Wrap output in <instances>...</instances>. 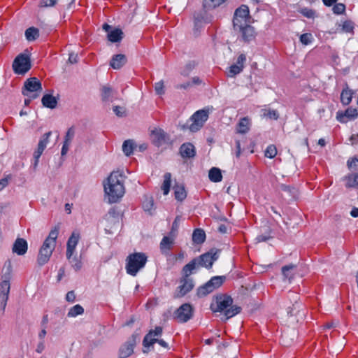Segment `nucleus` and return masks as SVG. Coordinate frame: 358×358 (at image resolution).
Instances as JSON below:
<instances>
[{
	"label": "nucleus",
	"instance_id": "obj_58",
	"mask_svg": "<svg viewBox=\"0 0 358 358\" xmlns=\"http://www.w3.org/2000/svg\"><path fill=\"white\" fill-rule=\"evenodd\" d=\"M64 275H65V268H64V267H62L59 268V270L58 271L57 280L60 281L62 280V278L64 276Z\"/></svg>",
	"mask_w": 358,
	"mask_h": 358
},
{
	"label": "nucleus",
	"instance_id": "obj_30",
	"mask_svg": "<svg viewBox=\"0 0 358 358\" xmlns=\"http://www.w3.org/2000/svg\"><path fill=\"white\" fill-rule=\"evenodd\" d=\"M123 32L120 29H115L108 34V38L113 43L119 42L122 40Z\"/></svg>",
	"mask_w": 358,
	"mask_h": 358
},
{
	"label": "nucleus",
	"instance_id": "obj_25",
	"mask_svg": "<svg viewBox=\"0 0 358 358\" xmlns=\"http://www.w3.org/2000/svg\"><path fill=\"white\" fill-rule=\"evenodd\" d=\"M115 92L108 85L102 86L101 88V96L103 101H111Z\"/></svg>",
	"mask_w": 358,
	"mask_h": 358
},
{
	"label": "nucleus",
	"instance_id": "obj_48",
	"mask_svg": "<svg viewBox=\"0 0 358 358\" xmlns=\"http://www.w3.org/2000/svg\"><path fill=\"white\" fill-rule=\"evenodd\" d=\"M312 39L313 36L310 33L303 34L300 36V41L301 42V43L306 45L310 44L312 41Z\"/></svg>",
	"mask_w": 358,
	"mask_h": 358
},
{
	"label": "nucleus",
	"instance_id": "obj_52",
	"mask_svg": "<svg viewBox=\"0 0 358 358\" xmlns=\"http://www.w3.org/2000/svg\"><path fill=\"white\" fill-rule=\"evenodd\" d=\"M57 0H42L41 2V6L47 7V6H53L56 4Z\"/></svg>",
	"mask_w": 358,
	"mask_h": 358
},
{
	"label": "nucleus",
	"instance_id": "obj_57",
	"mask_svg": "<svg viewBox=\"0 0 358 358\" xmlns=\"http://www.w3.org/2000/svg\"><path fill=\"white\" fill-rule=\"evenodd\" d=\"M357 162H358V159L357 158L348 159L347 162L348 168L350 169L353 166H356Z\"/></svg>",
	"mask_w": 358,
	"mask_h": 358
},
{
	"label": "nucleus",
	"instance_id": "obj_60",
	"mask_svg": "<svg viewBox=\"0 0 358 358\" xmlns=\"http://www.w3.org/2000/svg\"><path fill=\"white\" fill-rule=\"evenodd\" d=\"M8 184V179L3 178L0 180V190L3 189L5 187H6Z\"/></svg>",
	"mask_w": 358,
	"mask_h": 358
},
{
	"label": "nucleus",
	"instance_id": "obj_46",
	"mask_svg": "<svg viewBox=\"0 0 358 358\" xmlns=\"http://www.w3.org/2000/svg\"><path fill=\"white\" fill-rule=\"evenodd\" d=\"M242 71L241 66L233 64L229 68V76L230 77H234L236 75L239 74Z\"/></svg>",
	"mask_w": 358,
	"mask_h": 358
},
{
	"label": "nucleus",
	"instance_id": "obj_59",
	"mask_svg": "<svg viewBox=\"0 0 358 358\" xmlns=\"http://www.w3.org/2000/svg\"><path fill=\"white\" fill-rule=\"evenodd\" d=\"M69 145H70V143L64 142V145L62 146V152H61L62 155H65L67 153V152L69 150Z\"/></svg>",
	"mask_w": 358,
	"mask_h": 358
},
{
	"label": "nucleus",
	"instance_id": "obj_32",
	"mask_svg": "<svg viewBox=\"0 0 358 358\" xmlns=\"http://www.w3.org/2000/svg\"><path fill=\"white\" fill-rule=\"evenodd\" d=\"M173 189L176 199L182 201L186 198L187 193L182 185H175Z\"/></svg>",
	"mask_w": 358,
	"mask_h": 358
},
{
	"label": "nucleus",
	"instance_id": "obj_41",
	"mask_svg": "<svg viewBox=\"0 0 358 358\" xmlns=\"http://www.w3.org/2000/svg\"><path fill=\"white\" fill-rule=\"evenodd\" d=\"M51 135V131L45 133L41 140L39 141L38 148H39L41 150H45L46 148V145L49 141V138Z\"/></svg>",
	"mask_w": 358,
	"mask_h": 358
},
{
	"label": "nucleus",
	"instance_id": "obj_51",
	"mask_svg": "<svg viewBox=\"0 0 358 358\" xmlns=\"http://www.w3.org/2000/svg\"><path fill=\"white\" fill-rule=\"evenodd\" d=\"M246 61V57L244 54H241L237 58L236 63L234 64L235 65L241 66L242 70L244 68V64Z\"/></svg>",
	"mask_w": 358,
	"mask_h": 358
},
{
	"label": "nucleus",
	"instance_id": "obj_23",
	"mask_svg": "<svg viewBox=\"0 0 358 358\" xmlns=\"http://www.w3.org/2000/svg\"><path fill=\"white\" fill-rule=\"evenodd\" d=\"M127 62L125 55L118 54L113 57L110 61V66L114 69H120Z\"/></svg>",
	"mask_w": 358,
	"mask_h": 358
},
{
	"label": "nucleus",
	"instance_id": "obj_53",
	"mask_svg": "<svg viewBox=\"0 0 358 358\" xmlns=\"http://www.w3.org/2000/svg\"><path fill=\"white\" fill-rule=\"evenodd\" d=\"M178 217H177L174 222H173V224H172V229H171V231L170 232V235H173L176 236V231H178Z\"/></svg>",
	"mask_w": 358,
	"mask_h": 358
},
{
	"label": "nucleus",
	"instance_id": "obj_29",
	"mask_svg": "<svg viewBox=\"0 0 358 358\" xmlns=\"http://www.w3.org/2000/svg\"><path fill=\"white\" fill-rule=\"evenodd\" d=\"M353 92L348 87L343 90L341 94V101L343 105H349L352 99Z\"/></svg>",
	"mask_w": 358,
	"mask_h": 358
},
{
	"label": "nucleus",
	"instance_id": "obj_5",
	"mask_svg": "<svg viewBox=\"0 0 358 358\" xmlns=\"http://www.w3.org/2000/svg\"><path fill=\"white\" fill-rule=\"evenodd\" d=\"M42 91L41 83L35 77L27 79L24 84L22 94L31 99H36Z\"/></svg>",
	"mask_w": 358,
	"mask_h": 358
},
{
	"label": "nucleus",
	"instance_id": "obj_40",
	"mask_svg": "<svg viewBox=\"0 0 358 358\" xmlns=\"http://www.w3.org/2000/svg\"><path fill=\"white\" fill-rule=\"evenodd\" d=\"M341 31L345 33H350L353 34L354 33V24L350 20H346L345 21L343 24L341 25Z\"/></svg>",
	"mask_w": 358,
	"mask_h": 358
},
{
	"label": "nucleus",
	"instance_id": "obj_28",
	"mask_svg": "<svg viewBox=\"0 0 358 358\" xmlns=\"http://www.w3.org/2000/svg\"><path fill=\"white\" fill-rule=\"evenodd\" d=\"M206 234L201 229H196L192 234V241L196 244H201L205 241Z\"/></svg>",
	"mask_w": 358,
	"mask_h": 358
},
{
	"label": "nucleus",
	"instance_id": "obj_47",
	"mask_svg": "<svg viewBox=\"0 0 358 358\" xmlns=\"http://www.w3.org/2000/svg\"><path fill=\"white\" fill-rule=\"evenodd\" d=\"M75 135V129L73 127H70L65 136L64 143H71Z\"/></svg>",
	"mask_w": 358,
	"mask_h": 358
},
{
	"label": "nucleus",
	"instance_id": "obj_27",
	"mask_svg": "<svg viewBox=\"0 0 358 358\" xmlns=\"http://www.w3.org/2000/svg\"><path fill=\"white\" fill-rule=\"evenodd\" d=\"M208 177L210 181L214 182H220L222 180V175L220 169L213 167L210 169Z\"/></svg>",
	"mask_w": 358,
	"mask_h": 358
},
{
	"label": "nucleus",
	"instance_id": "obj_54",
	"mask_svg": "<svg viewBox=\"0 0 358 358\" xmlns=\"http://www.w3.org/2000/svg\"><path fill=\"white\" fill-rule=\"evenodd\" d=\"M113 111L115 113V114L117 116H120V117H122L123 115H124V113H125L124 108L120 107V106H115L113 108Z\"/></svg>",
	"mask_w": 358,
	"mask_h": 358
},
{
	"label": "nucleus",
	"instance_id": "obj_35",
	"mask_svg": "<svg viewBox=\"0 0 358 358\" xmlns=\"http://www.w3.org/2000/svg\"><path fill=\"white\" fill-rule=\"evenodd\" d=\"M262 116L266 118H268L270 120H276L279 117L278 112L276 110L273 109H263L262 110Z\"/></svg>",
	"mask_w": 358,
	"mask_h": 358
},
{
	"label": "nucleus",
	"instance_id": "obj_61",
	"mask_svg": "<svg viewBox=\"0 0 358 358\" xmlns=\"http://www.w3.org/2000/svg\"><path fill=\"white\" fill-rule=\"evenodd\" d=\"M324 4L327 6H331L334 3H336L337 0H322Z\"/></svg>",
	"mask_w": 358,
	"mask_h": 358
},
{
	"label": "nucleus",
	"instance_id": "obj_8",
	"mask_svg": "<svg viewBox=\"0 0 358 358\" xmlns=\"http://www.w3.org/2000/svg\"><path fill=\"white\" fill-rule=\"evenodd\" d=\"M208 118V111L206 110H199L194 113L190 118L192 123L189 126V129L192 132H196L203 126Z\"/></svg>",
	"mask_w": 358,
	"mask_h": 358
},
{
	"label": "nucleus",
	"instance_id": "obj_14",
	"mask_svg": "<svg viewBox=\"0 0 358 358\" xmlns=\"http://www.w3.org/2000/svg\"><path fill=\"white\" fill-rule=\"evenodd\" d=\"M200 267L210 268L212 267L214 262L217 259L216 253L206 252L199 257H195Z\"/></svg>",
	"mask_w": 358,
	"mask_h": 358
},
{
	"label": "nucleus",
	"instance_id": "obj_17",
	"mask_svg": "<svg viewBox=\"0 0 358 358\" xmlns=\"http://www.w3.org/2000/svg\"><path fill=\"white\" fill-rule=\"evenodd\" d=\"M80 239L78 233L73 232L67 241L66 257L70 259Z\"/></svg>",
	"mask_w": 358,
	"mask_h": 358
},
{
	"label": "nucleus",
	"instance_id": "obj_36",
	"mask_svg": "<svg viewBox=\"0 0 358 358\" xmlns=\"http://www.w3.org/2000/svg\"><path fill=\"white\" fill-rule=\"evenodd\" d=\"M25 36L29 41H34L39 36V31L35 27H30L26 30Z\"/></svg>",
	"mask_w": 358,
	"mask_h": 358
},
{
	"label": "nucleus",
	"instance_id": "obj_63",
	"mask_svg": "<svg viewBox=\"0 0 358 358\" xmlns=\"http://www.w3.org/2000/svg\"><path fill=\"white\" fill-rule=\"evenodd\" d=\"M69 60L71 63H76L77 62V55L74 54H70Z\"/></svg>",
	"mask_w": 358,
	"mask_h": 358
},
{
	"label": "nucleus",
	"instance_id": "obj_19",
	"mask_svg": "<svg viewBox=\"0 0 358 358\" xmlns=\"http://www.w3.org/2000/svg\"><path fill=\"white\" fill-rule=\"evenodd\" d=\"M345 186L348 189L358 188V173H350L343 178Z\"/></svg>",
	"mask_w": 358,
	"mask_h": 358
},
{
	"label": "nucleus",
	"instance_id": "obj_42",
	"mask_svg": "<svg viewBox=\"0 0 358 358\" xmlns=\"http://www.w3.org/2000/svg\"><path fill=\"white\" fill-rule=\"evenodd\" d=\"M277 155V148L274 145H270L265 151V156L268 158H274Z\"/></svg>",
	"mask_w": 358,
	"mask_h": 358
},
{
	"label": "nucleus",
	"instance_id": "obj_4",
	"mask_svg": "<svg viewBox=\"0 0 358 358\" xmlns=\"http://www.w3.org/2000/svg\"><path fill=\"white\" fill-rule=\"evenodd\" d=\"M147 256L143 252H134L127 257L126 271L132 276H136L138 272L142 269L146 262Z\"/></svg>",
	"mask_w": 358,
	"mask_h": 358
},
{
	"label": "nucleus",
	"instance_id": "obj_34",
	"mask_svg": "<svg viewBox=\"0 0 358 358\" xmlns=\"http://www.w3.org/2000/svg\"><path fill=\"white\" fill-rule=\"evenodd\" d=\"M133 353V345L126 343L122 345L120 350V356L121 358H126Z\"/></svg>",
	"mask_w": 358,
	"mask_h": 358
},
{
	"label": "nucleus",
	"instance_id": "obj_16",
	"mask_svg": "<svg viewBox=\"0 0 358 358\" xmlns=\"http://www.w3.org/2000/svg\"><path fill=\"white\" fill-rule=\"evenodd\" d=\"M10 292V282L8 280H3L0 283V306L3 310H5Z\"/></svg>",
	"mask_w": 358,
	"mask_h": 358
},
{
	"label": "nucleus",
	"instance_id": "obj_33",
	"mask_svg": "<svg viewBox=\"0 0 358 358\" xmlns=\"http://www.w3.org/2000/svg\"><path fill=\"white\" fill-rule=\"evenodd\" d=\"M171 182V174L170 173H166L164 175V182L162 185V189L164 195H167L170 191Z\"/></svg>",
	"mask_w": 358,
	"mask_h": 358
},
{
	"label": "nucleus",
	"instance_id": "obj_43",
	"mask_svg": "<svg viewBox=\"0 0 358 358\" xmlns=\"http://www.w3.org/2000/svg\"><path fill=\"white\" fill-rule=\"evenodd\" d=\"M226 0H204V5L208 8H215L223 3Z\"/></svg>",
	"mask_w": 358,
	"mask_h": 358
},
{
	"label": "nucleus",
	"instance_id": "obj_1",
	"mask_svg": "<svg viewBox=\"0 0 358 358\" xmlns=\"http://www.w3.org/2000/svg\"><path fill=\"white\" fill-rule=\"evenodd\" d=\"M103 187L109 203H116L124 194L122 175L119 171L112 172L103 183Z\"/></svg>",
	"mask_w": 358,
	"mask_h": 358
},
{
	"label": "nucleus",
	"instance_id": "obj_13",
	"mask_svg": "<svg viewBox=\"0 0 358 358\" xmlns=\"http://www.w3.org/2000/svg\"><path fill=\"white\" fill-rule=\"evenodd\" d=\"M150 138L157 146H160L169 140L167 134L159 128H155L151 131Z\"/></svg>",
	"mask_w": 358,
	"mask_h": 358
},
{
	"label": "nucleus",
	"instance_id": "obj_22",
	"mask_svg": "<svg viewBox=\"0 0 358 358\" xmlns=\"http://www.w3.org/2000/svg\"><path fill=\"white\" fill-rule=\"evenodd\" d=\"M251 126V120L248 117L241 118L236 125V132L238 134H246L249 131Z\"/></svg>",
	"mask_w": 358,
	"mask_h": 358
},
{
	"label": "nucleus",
	"instance_id": "obj_6",
	"mask_svg": "<svg viewBox=\"0 0 358 358\" xmlns=\"http://www.w3.org/2000/svg\"><path fill=\"white\" fill-rule=\"evenodd\" d=\"M251 16L250 15L249 8L246 5H241L234 13L233 19L234 29L240 28L243 25L250 23Z\"/></svg>",
	"mask_w": 358,
	"mask_h": 358
},
{
	"label": "nucleus",
	"instance_id": "obj_2",
	"mask_svg": "<svg viewBox=\"0 0 358 358\" xmlns=\"http://www.w3.org/2000/svg\"><path fill=\"white\" fill-rule=\"evenodd\" d=\"M233 299L227 294H219L215 296L210 304V310L213 312L224 313L227 318H231L241 310L238 306H233Z\"/></svg>",
	"mask_w": 358,
	"mask_h": 358
},
{
	"label": "nucleus",
	"instance_id": "obj_64",
	"mask_svg": "<svg viewBox=\"0 0 358 358\" xmlns=\"http://www.w3.org/2000/svg\"><path fill=\"white\" fill-rule=\"evenodd\" d=\"M350 215L354 217H358V208H352V210L350 212Z\"/></svg>",
	"mask_w": 358,
	"mask_h": 358
},
{
	"label": "nucleus",
	"instance_id": "obj_11",
	"mask_svg": "<svg viewBox=\"0 0 358 358\" xmlns=\"http://www.w3.org/2000/svg\"><path fill=\"white\" fill-rule=\"evenodd\" d=\"M234 30L239 33V37L244 42L248 43L255 38L256 31L250 24L243 25L240 28H235Z\"/></svg>",
	"mask_w": 358,
	"mask_h": 358
},
{
	"label": "nucleus",
	"instance_id": "obj_31",
	"mask_svg": "<svg viewBox=\"0 0 358 358\" xmlns=\"http://www.w3.org/2000/svg\"><path fill=\"white\" fill-rule=\"evenodd\" d=\"M215 287L210 284V281L207 282L204 285L198 289V295L199 296H204L213 292L215 289Z\"/></svg>",
	"mask_w": 358,
	"mask_h": 358
},
{
	"label": "nucleus",
	"instance_id": "obj_21",
	"mask_svg": "<svg viewBox=\"0 0 358 358\" xmlns=\"http://www.w3.org/2000/svg\"><path fill=\"white\" fill-rule=\"evenodd\" d=\"M180 152L183 158H191L196 154L194 146L190 143H183L180 148Z\"/></svg>",
	"mask_w": 358,
	"mask_h": 358
},
{
	"label": "nucleus",
	"instance_id": "obj_38",
	"mask_svg": "<svg viewBox=\"0 0 358 358\" xmlns=\"http://www.w3.org/2000/svg\"><path fill=\"white\" fill-rule=\"evenodd\" d=\"M134 148V143L132 140H127L122 145V150L127 156H129L133 153Z\"/></svg>",
	"mask_w": 358,
	"mask_h": 358
},
{
	"label": "nucleus",
	"instance_id": "obj_44",
	"mask_svg": "<svg viewBox=\"0 0 358 358\" xmlns=\"http://www.w3.org/2000/svg\"><path fill=\"white\" fill-rule=\"evenodd\" d=\"M224 278L222 276H215L212 278L209 281L210 284H212L215 288L220 287L224 282Z\"/></svg>",
	"mask_w": 358,
	"mask_h": 358
},
{
	"label": "nucleus",
	"instance_id": "obj_9",
	"mask_svg": "<svg viewBox=\"0 0 358 358\" xmlns=\"http://www.w3.org/2000/svg\"><path fill=\"white\" fill-rule=\"evenodd\" d=\"M179 285L177 287L174 294V298H181L185 296L187 293L191 292L194 284L192 278H186L182 276L179 280Z\"/></svg>",
	"mask_w": 358,
	"mask_h": 358
},
{
	"label": "nucleus",
	"instance_id": "obj_3",
	"mask_svg": "<svg viewBox=\"0 0 358 358\" xmlns=\"http://www.w3.org/2000/svg\"><path fill=\"white\" fill-rule=\"evenodd\" d=\"M59 231V226L57 225L50 231L48 236L44 241L37 257V263L39 266H43L49 261L55 248Z\"/></svg>",
	"mask_w": 358,
	"mask_h": 358
},
{
	"label": "nucleus",
	"instance_id": "obj_15",
	"mask_svg": "<svg viewBox=\"0 0 358 358\" xmlns=\"http://www.w3.org/2000/svg\"><path fill=\"white\" fill-rule=\"evenodd\" d=\"M162 331L161 327H156L154 330H150L143 338V344L144 347L148 348L157 343L158 339L156 337L161 336Z\"/></svg>",
	"mask_w": 358,
	"mask_h": 358
},
{
	"label": "nucleus",
	"instance_id": "obj_7",
	"mask_svg": "<svg viewBox=\"0 0 358 358\" xmlns=\"http://www.w3.org/2000/svg\"><path fill=\"white\" fill-rule=\"evenodd\" d=\"M31 68V61L28 55L20 54L13 63V69L15 73L24 74Z\"/></svg>",
	"mask_w": 358,
	"mask_h": 358
},
{
	"label": "nucleus",
	"instance_id": "obj_62",
	"mask_svg": "<svg viewBox=\"0 0 358 358\" xmlns=\"http://www.w3.org/2000/svg\"><path fill=\"white\" fill-rule=\"evenodd\" d=\"M191 83L189 82H187L185 84H182V85H178L176 86V88L177 89H187L188 88L189 86H191Z\"/></svg>",
	"mask_w": 358,
	"mask_h": 358
},
{
	"label": "nucleus",
	"instance_id": "obj_39",
	"mask_svg": "<svg viewBox=\"0 0 358 358\" xmlns=\"http://www.w3.org/2000/svg\"><path fill=\"white\" fill-rule=\"evenodd\" d=\"M294 267L295 266L293 265H288L282 268V273L285 278H287L290 280L293 278V269Z\"/></svg>",
	"mask_w": 358,
	"mask_h": 358
},
{
	"label": "nucleus",
	"instance_id": "obj_56",
	"mask_svg": "<svg viewBox=\"0 0 358 358\" xmlns=\"http://www.w3.org/2000/svg\"><path fill=\"white\" fill-rule=\"evenodd\" d=\"M43 151H44V150H41L39 148H38L36 151L34 152V158L36 159L35 166L37 165L38 159L40 158V157L42 155Z\"/></svg>",
	"mask_w": 358,
	"mask_h": 358
},
{
	"label": "nucleus",
	"instance_id": "obj_20",
	"mask_svg": "<svg viewBox=\"0 0 358 358\" xmlns=\"http://www.w3.org/2000/svg\"><path fill=\"white\" fill-rule=\"evenodd\" d=\"M27 251V243L24 238H18L14 243L13 252L18 255H23Z\"/></svg>",
	"mask_w": 358,
	"mask_h": 358
},
{
	"label": "nucleus",
	"instance_id": "obj_45",
	"mask_svg": "<svg viewBox=\"0 0 358 358\" xmlns=\"http://www.w3.org/2000/svg\"><path fill=\"white\" fill-rule=\"evenodd\" d=\"M299 12L307 18H314L315 16V11L308 8H301Z\"/></svg>",
	"mask_w": 358,
	"mask_h": 358
},
{
	"label": "nucleus",
	"instance_id": "obj_12",
	"mask_svg": "<svg viewBox=\"0 0 358 358\" xmlns=\"http://www.w3.org/2000/svg\"><path fill=\"white\" fill-rule=\"evenodd\" d=\"M358 117V110L355 108L349 107L345 111L338 110L336 113V120L341 123H346Z\"/></svg>",
	"mask_w": 358,
	"mask_h": 358
},
{
	"label": "nucleus",
	"instance_id": "obj_24",
	"mask_svg": "<svg viewBox=\"0 0 358 358\" xmlns=\"http://www.w3.org/2000/svg\"><path fill=\"white\" fill-rule=\"evenodd\" d=\"M174 234L171 236H164L160 243V249L163 253H166L171 249L174 241Z\"/></svg>",
	"mask_w": 358,
	"mask_h": 358
},
{
	"label": "nucleus",
	"instance_id": "obj_49",
	"mask_svg": "<svg viewBox=\"0 0 358 358\" xmlns=\"http://www.w3.org/2000/svg\"><path fill=\"white\" fill-rule=\"evenodd\" d=\"M333 11L335 14H343L345 11V6L343 3H336L333 7Z\"/></svg>",
	"mask_w": 358,
	"mask_h": 358
},
{
	"label": "nucleus",
	"instance_id": "obj_55",
	"mask_svg": "<svg viewBox=\"0 0 358 358\" xmlns=\"http://www.w3.org/2000/svg\"><path fill=\"white\" fill-rule=\"evenodd\" d=\"M66 299L67 301L73 303L76 300V294L73 291H69L66 295Z\"/></svg>",
	"mask_w": 358,
	"mask_h": 358
},
{
	"label": "nucleus",
	"instance_id": "obj_50",
	"mask_svg": "<svg viewBox=\"0 0 358 358\" xmlns=\"http://www.w3.org/2000/svg\"><path fill=\"white\" fill-rule=\"evenodd\" d=\"M155 90L157 94H163L164 93V85L163 81H159L155 83Z\"/></svg>",
	"mask_w": 358,
	"mask_h": 358
},
{
	"label": "nucleus",
	"instance_id": "obj_37",
	"mask_svg": "<svg viewBox=\"0 0 358 358\" xmlns=\"http://www.w3.org/2000/svg\"><path fill=\"white\" fill-rule=\"evenodd\" d=\"M83 313L84 308L80 305L77 304L69 309L67 316L69 317H75L82 315Z\"/></svg>",
	"mask_w": 358,
	"mask_h": 358
},
{
	"label": "nucleus",
	"instance_id": "obj_10",
	"mask_svg": "<svg viewBox=\"0 0 358 358\" xmlns=\"http://www.w3.org/2000/svg\"><path fill=\"white\" fill-rule=\"evenodd\" d=\"M194 309L189 303L181 305L174 313L173 317L178 322H186L193 316Z\"/></svg>",
	"mask_w": 358,
	"mask_h": 358
},
{
	"label": "nucleus",
	"instance_id": "obj_18",
	"mask_svg": "<svg viewBox=\"0 0 358 358\" xmlns=\"http://www.w3.org/2000/svg\"><path fill=\"white\" fill-rule=\"evenodd\" d=\"M200 268V266L196 259L194 258L188 264L185 265L182 268V276L186 278H191L190 275L196 273V270Z\"/></svg>",
	"mask_w": 358,
	"mask_h": 358
},
{
	"label": "nucleus",
	"instance_id": "obj_26",
	"mask_svg": "<svg viewBox=\"0 0 358 358\" xmlns=\"http://www.w3.org/2000/svg\"><path fill=\"white\" fill-rule=\"evenodd\" d=\"M42 103L45 107L55 108L57 105V99L51 94H45L42 98Z\"/></svg>",
	"mask_w": 358,
	"mask_h": 358
}]
</instances>
